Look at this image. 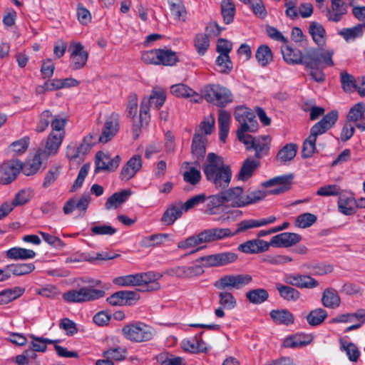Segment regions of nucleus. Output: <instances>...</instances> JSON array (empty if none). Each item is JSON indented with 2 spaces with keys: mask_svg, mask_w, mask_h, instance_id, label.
Here are the masks:
<instances>
[{
  "mask_svg": "<svg viewBox=\"0 0 365 365\" xmlns=\"http://www.w3.org/2000/svg\"><path fill=\"white\" fill-rule=\"evenodd\" d=\"M291 180L292 178L288 176H278L263 182L262 187L273 188L267 192L260 190H254L245 195V207L262 200L267 195H279L287 191L290 188Z\"/></svg>",
  "mask_w": 365,
  "mask_h": 365,
  "instance_id": "f257e3e1",
  "label": "nucleus"
},
{
  "mask_svg": "<svg viewBox=\"0 0 365 365\" xmlns=\"http://www.w3.org/2000/svg\"><path fill=\"white\" fill-rule=\"evenodd\" d=\"M202 97L207 102L223 108L233 101L231 91L220 84H207L201 90Z\"/></svg>",
  "mask_w": 365,
  "mask_h": 365,
  "instance_id": "f03ea898",
  "label": "nucleus"
},
{
  "mask_svg": "<svg viewBox=\"0 0 365 365\" xmlns=\"http://www.w3.org/2000/svg\"><path fill=\"white\" fill-rule=\"evenodd\" d=\"M123 336L128 341L142 343L150 341L155 335V329L143 322H135L125 325L122 329Z\"/></svg>",
  "mask_w": 365,
  "mask_h": 365,
  "instance_id": "7ed1b4c3",
  "label": "nucleus"
},
{
  "mask_svg": "<svg viewBox=\"0 0 365 365\" xmlns=\"http://www.w3.org/2000/svg\"><path fill=\"white\" fill-rule=\"evenodd\" d=\"M141 59L148 64L167 66H173L178 61L176 53L168 48L145 51L141 53Z\"/></svg>",
  "mask_w": 365,
  "mask_h": 365,
  "instance_id": "20e7f679",
  "label": "nucleus"
},
{
  "mask_svg": "<svg viewBox=\"0 0 365 365\" xmlns=\"http://www.w3.org/2000/svg\"><path fill=\"white\" fill-rule=\"evenodd\" d=\"M335 53L334 48H312L306 51L305 67L313 65H322L323 67H334L335 63L333 56Z\"/></svg>",
  "mask_w": 365,
  "mask_h": 365,
  "instance_id": "39448f33",
  "label": "nucleus"
},
{
  "mask_svg": "<svg viewBox=\"0 0 365 365\" xmlns=\"http://www.w3.org/2000/svg\"><path fill=\"white\" fill-rule=\"evenodd\" d=\"M235 118L240 124L237 131V138L245 135L246 132L254 133L258 129L255 113L247 107L238 106L235 111Z\"/></svg>",
  "mask_w": 365,
  "mask_h": 365,
  "instance_id": "423d86ee",
  "label": "nucleus"
},
{
  "mask_svg": "<svg viewBox=\"0 0 365 365\" xmlns=\"http://www.w3.org/2000/svg\"><path fill=\"white\" fill-rule=\"evenodd\" d=\"M104 295L103 290L84 287L63 293V299L68 303H82L102 298Z\"/></svg>",
  "mask_w": 365,
  "mask_h": 365,
  "instance_id": "0eeeda50",
  "label": "nucleus"
},
{
  "mask_svg": "<svg viewBox=\"0 0 365 365\" xmlns=\"http://www.w3.org/2000/svg\"><path fill=\"white\" fill-rule=\"evenodd\" d=\"M239 140L246 146L247 150H254L255 151V158L260 159L265 156L269 149L271 138L269 135H261L253 137L245 134L238 138Z\"/></svg>",
  "mask_w": 365,
  "mask_h": 365,
  "instance_id": "6e6552de",
  "label": "nucleus"
},
{
  "mask_svg": "<svg viewBox=\"0 0 365 365\" xmlns=\"http://www.w3.org/2000/svg\"><path fill=\"white\" fill-rule=\"evenodd\" d=\"M252 281V277L247 274H226L219 278L214 283L215 287L222 291L226 289H240L248 285Z\"/></svg>",
  "mask_w": 365,
  "mask_h": 365,
  "instance_id": "1a4fd4ad",
  "label": "nucleus"
},
{
  "mask_svg": "<svg viewBox=\"0 0 365 365\" xmlns=\"http://www.w3.org/2000/svg\"><path fill=\"white\" fill-rule=\"evenodd\" d=\"M21 168V161L17 159H11L1 163L0 164V184L9 185L15 180Z\"/></svg>",
  "mask_w": 365,
  "mask_h": 365,
  "instance_id": "9d476101",
  "label": "nucleus"
},
{
  "mask_svg": "<svg viewBox=\"0 0 365 365\" xmlns=\"http://www.w3.org/2000/svg\"><path fill=\"white\" fill-rule=\"evenodd\" d=\"M119 128V115L116 113H110L105 119L101 128V134L98 138V141L102 143H108L118 133Z\"/></svg>",
  "mask_w": 365,
  "mask_h": 365,
  "instance_id": "9b49d317",
  "label": "nucleus"
},
{
  "mask_svg": "<svg viewBox=\"0 0 365 365\" xmlns=\"http://www.w3.org/2000/svg\"><path fill=\"white\" fill-rule=\"evenodd\" d=\"M283 281L287 284L300 289H314L319 286V282L307 274L289 273L285 274Z\"/></svg>",
  "mask_w": 365,
  "mask_h": 365,
  "instance_id": "f8f14e48",
  "label": "nucleus"
},
{
  "mask_svg": "<svg viewBox=\"0 0 365 365\" xmlns=\"http://www.w3.org/2000/svg\"><path fill=\"white\" fill-rule=\"evenodd\" d=\"M166 99L165 91L162 88H154L150 96L149 99L143 98L140 105V118L143 115H148L149 112V106L159 109L164 104Z\"/></svg>",
  "mask_w": 365,
  "mask_h": 365,
  "instance_id": "ddd939ff",
  "label": "nucleus"
},
{
  "mask_svg": "<svg viewBox=\"0 0 365 365\" xmlns=\"http://www.w3.org/2000/svg\"><path fill=\"white\" fill-rule=\"evenodd\" d=\"M71 53V66L73 70L83 68L88 61V53L80 42L72 41L68 48Z\"/></svg>",
  "mask_w": 365,
  "mask_h": 365,
  "instance_id": "4468645a",
  "label": "nucleus"
},
{
  "mask_svg": "<svg viewBox=\"0 0 365 365\" xmlns=\"http://www.w3.org/2000/svg\"><path fill=\"white\" fill-rule=\"evenodd\" d=\"M91 202L89 194H83L80 197H71L68 199L63 207V211L65 215H70L73 211L78 210L80 214L84 215L88 207Z\"/></svg>",
  "mask_w": 365,
  "mask_h": 365,
  "instance_id": "2eb2a0df",
  "label": "nucleus"
},
{
  "mask_svg": "<svg viewBox=\"0 0 365 365\" xmlns=\"http://www.w3.org/2000/svg\"><path fill=\"white\" fill-rule=\"evenodd\" d=\"M120 158L118 155L111 158L109 155L102 152H98L96 157L95 172L98 173L101 170L113 171L119 165Z\"/></svg>",
  "mask_w": 365,
  "mask_h": 365,
  "instance_id": "dca6fc26",
  "label": "nucleus"
},
{
  "mask_svg": "<svg viewBox=\"0 0 365 365\" xmlns=\"http://www.w3.org/2000/svg\"><path fill=\"white\" fill-rule=\"evenodd\" d=\"M269 247V242L256 238L240 244L237 250L245 254H259L267 251Z\"/></svg>",
  "mask_w": 365,
  "mask_h": 365,
  "instance_id": "f3484780",
  "label": "nucleus"
},
{
  "mask_svg": "<svg viewBox=\"0 0 365 365\" xmlns=\"http://www.w3.org/2000/svg\"><path fill=\"white\" fill-rule=\"evenodd\" d=\"M201 232L204 243L213 242L235 236L229 228L214 227Z\"/></svg>",
  "mask_w": 365,
  "mask_h": 365,
  "instance_id": "a211bd4d",
  "label": "nucleus"
},
{
  "mask_svg": "<svg viewBox=\"0 0 365 365\" xmlns=\"http://www.w3.org/2000/svg\"><path fill=\"white\" fill-rule=\"evenodd\" d=\"M301 240V236L297 233L283 232L272 237L269 243L270 247H289L300 242Z\"/></svg>",
  "mask_w": 365,
  "mask_h": 365,
  "instance_id": "6ab92c4d",
  "label": "nucleus"
},
{
  "mask_svg": "<svg viewBox=\"0 0 365 365\" xmlns=\"http://www.w3.org/2000/svg\"><path fill=\"white\" fill-rule=\"evenodd\" d=\"M228 165L225 164L223 158L214 153H208L206 160L202 166L203 172L206 178L207 177L212 178L213 173L225 168Z\"/></svg>",
  "mask_w": 365,
  "mask_h": 365,
  "instance_id": "aec40b11",
  "label": "nucleus"
},
{
  "mask_svg": "<svg viewBox=\"0 0 365 365\" xmlns=\"http://www.w3.org/2000/svg\"><path fill=\"white\" fill-rule=\"evenodd\" d=\"M142 168V158L139 155H135L130 158L126 164L123 167L120 178L122 180H129L133 178L135 174Z\"/></svg>",
  "mask_w": 365,
  "mask_h": 365,
  "instance_id": "412c9836",
  "label": "nucleus"
},
{
  "mask_svg": "<svg viewBox=\"0 0 365 365\" xmlns=\"http://www.w3.org/2000/svg\"><path fill=\"white\" fill-rule=\"evenodd\" d=\"M225 204L233 207H245V194L240 187L230 188L222 191Z\"/></svg>",
  "mask_w": 365,
  "mask_h": 365,
  "instance_id": "4be33fe9",
  "label": "nucleus"
},
{
  "mask_svg": "<svg viewBox=\"0 0 365 365\" xmlns=\"http://www.w3.org/2000/svg\"><path fill=\"white\" fill-rule=\"evenodd\" d=\"M138 285L141 286L146 284L148 290H158L160 288V284L158 282L163 274L159 272L149 271L146 272L137 273Z\"/></svg>",
  "mask_w": 365,
  "mask_h": 365,
  "instance_id": "5701e85b",
  "label": "nucleus"
},
{
  "mask_svg": "<svg viewBox=\"0 0 365 365\" xmlns=\"http://www.w3.org/2000/svg\"><path fill=\"white\" fill-rule=\"evenodd\" d=\"M281 52L283 59L288 64H302L305 66L306 53L302 54L300 50L293 48L288 45L282 46L281 47Z\"/></svg>",
  "mask_w": 365,
  "mask_h": 365,
  "instance_id": "b1692460",
  "label": "nucleus"
},
{
  "mask_svg": "<svg viewBox=\"0 0 365 365\" xmlns=\"http://www.w3.org/2000/svg\"><path fill=\"white\" fill-rule=\"evenodd\" d=\"M365 103L360 102L352 106L346 116L348 122L356 123V126L361 130H365Z\"/></svg>",
  "mask_w": 365,
  "mask_h": 365,
  "instance_id": "393cba45",
  "label": "nucleus"
},
{
  "mask_svg": "<svg viewBox=\"0 0 365 365\" xmlns=\"http://www.w3.org/2000/svg\"><path fill=\"white\" fill-rule=\"evenodd\" d=\"M338 210L344 215H351L356 212V200L350 192L340 193L337 202Z\"/></svg>",
  "mask_w": 365,
  "mask_h": 365,
  "instance_id": "a878e982",
  "label": "nucleus"
},
{
  "mask_svg": "<svg viewBox=\"0 0 365 365\" xmlns=\"http://www.w3.org/2000/svg\"><path fill=\"white\" fill-rule=\"evenodd\" d=\"M232 178V170L230 165L221 168L213 173V177H207V180L212 182L217 188L228 187Z\"/></svg>",
  "mask_w": 365,
  "mask_h": 365,
  "instance_id": "bb28decb",
  "label": "nucleus"
},
{
  "mask_svg": "<svg viewBox=\"0 0 365 365\" xmlns=\"http://www.w3.org/2000/svg\"><path fill=\"white\" fill-rule=\"evenodd\" d=\"M64 135L62 134L56 133V132H51L48 135L45 149H39L38 151L44 152V158H48L51 155H54L57 153L63 140Z\"/></svg>",
  "mask_w": 365,
  "mask_h": 365,
  "instance_id": "cd10ccee",
  "label": "nucleus"
},
{
  "mask_svg": "<svg viewBox=\"0 0 365 365\" xmlns=\"http://www.w3.org/2000/svg\"><path fill=\"white\" fill-rule=\"evenodd\" d=\"M338 118V112L332 110L325 115L323 118L315 123L311 128V131L317 135L324 133L327 130L330 129L336 123Z\"/></svg>",
  "mask_w": 365,
  "mask_h": 365,
  "instance_id": "c85d7f7f",
  "label": "nucleus"
},
{
  "mask_svg": "<svg viewBox=\"0 0 365 365\" xmlns=\"http://www.w3.org/2000/svg\"><path fill=\"white\" fill-rule=\"evenodd\" d=\"M172 237V235L169 233H158L144 236L140 241V245L143 248L160 247L165 242L173 240Z\"/></svg>",
  "mask_w": 365,
  "mask_h": 365,
  "instance_id": "c756f323",
  "label": "nucleus"
},
{
  "mask_svg": "<svg viewBox=\"0 0 365 365\" xmlns=\"http://www.w3.org/2000/svg\"><path fill=\"white\" fill-rule=\"evenodd\" d=\"M44 152L37 151L33 158L24 164L21 162V171L25 175L29 176L34 175L41 168L42 160H44Z\"/></svg>",
  "mask_w": 365,
  "mask_h": 365,
  "instance_id": "7c9ffc66",
  "label": "nucleus"
},
{
  "mask_svg": "<svg viewBox=\"0 0 365 365\" xmlns=\"http://www.w3.org/2000/svg\"><path fill=\"white\" fill-rule=\"evenodd\" d=\"M170 92L176 97L192 98V101L198 103L201 100V96L192 88L183 83L173 85L170 87Z\"/></svg>",
  "mask_w": 365,
  "mask_h": 365,
  "instance_id": "2f4dec72",
  "label": "nucleus"
},
{
  "mask_svg": "<svg viewBox=\"0 0 365 365\" xmlns=\"http://www.w3.org/2000/svg\"><path fill=\"white\" fill-rule=\"evenodd\" d=\"M309 33L318 46H324L327 42V33L324 26L316 21L310 23Z\"/></svg>",
  "mask_w": 365,
  "mask_h": 365,
  "instance_id": "473e14b6",
  "label": "nucleus"
},
{
  "mask_svg": "<svg viewBox=\"0 0 365 365\" xmlns=\"http://www.w3.org/2000/svg\"><path fill=\"white\" fill-rule=\"evenodd\" d=\"M269 316L274 323L289 326L294 322V317L292 312L286 309H272Z\"/></svg>",
  "mask_w": 365,
  "mask_h": 365,
  "instance_id": "72a5a7b5",
  "label": "nucleus"
},
{
  "mask_svg": "<svg viewBox=\"0 0 365 365\" xmlns=\"http://www.w3.org/2000/svg\"><path fill=\"white\" fill-rule=\"evenodd\" d=\"M207 137L199 132H195L192 141V153L197 158H202L206 152Z\"/></svg>",
  "mask_w": 365,
  "mask_h": 365,
  "instance_id": "f704fd0d",
  "label": "nucleus"
},
{
  "mask_svg": "<svg viewBox=\"0 0 365 365\" xmlns=\"http://www.w3.org/2000/svg\"><path fill=\"white\" fill-rule=\"evenodd\" d=\"M5 255L6 258L9 259L26 260L34 259L36 257V253L32 250L14 247L6 250Z\"/></svg>",
  "mask_w": 365,
  "mask_h": 365,
  "instance_id": "c9c22d12",
  "label": "nucleus"
},
{
  "mask_svg": "<svg viewBox=\"0 0 365 365\" xmlns=\"http://www.w3.org/2000/svg\"><path fill=\"white\" fill-rule=\"evenodd\" d=\"M331 9L327 11V18L334 22L339 21L347 12L346 6L343 0H331Z\"/></svg>",
  "mask_w": 365,
  "mask_h": 365,
  "instance_id": "e433bc0d",
  "label": "nucleus"
},
{
  "mask_svg": "<svg viewBox=\"0 0 365 365\" xmlns=\"http://www.w3.org/2000/svg\"><path fill=\"white\" fill-rule=\"evenodd\" d=\"M322 304L324 307L336 309L341 304V298L337 291L333 288H327L322 295Z\"/></svg>",
  "mask_w": 365,
  "mask_h": 365,
  "instance_id": "4c0bfd02",
  "label": "nucleus"
},
{
  "mask_svg": "<svg viewBox=\"0 0 365 365\" xmlns=\"http://www.w3.org/2000/svg\"><path fill=\"white\" fill-rule=\"evenodd\" d=\"M169 9L174 19L180 22H185L187 12L182 0H168Z\"/></svg>",
  "mask_w": 365,
  "mask_h": 365,
  "instance_id": "58836bf2",
  "label": "nucleus"
},
{
  "mask_svg": "<svg viewBox=\"0 0 365 365\" xmlns=\"http://www.w3.org/2000/svg\"><path fill=\"white\" fill-rule=\"evenodd\" d=\"M259 166V162L252 158H247L242 163V165L237 175V180L245 182L249 180L254 174Z\"/></svg>",
  "mask_w": 365,
  "mask_h": 365,
  "instance_id": "ea45409f",
  "label": "nucleus"
},
{
  "mask_svg": "<svg viewBox=\"0 0 365 365\" xmlns=\"http://www.w3.org/2000/svg\"><path fill=\"white\" fill-rule=\"evenodd\" d=\"M131 193L130 190H123L113 193L106 202V209L113 210L118 208L128 199Z\"/></svg>",
  "mask_w": 365,
  "mask_h": 365,
  "instance_id": "a19ab883",
  "label": "nucleus"
},
{
  "mask_svg": "<svg viewBox=\"0 0 365 365\" xmlns=\"http://www.w3.org/2000/svg\"><path fill=\"white\" fill-rule=\"evenodd\" d=\"M231 115L230 113L221 110L218 114L219 136L220 140L225 142L230 131Z\"/></svg>",
  "mask_w": 365,
  "mask_h": 365,
  "instance_id": "79ce46f5",
  "label": "nucleus"
},
{
  "mask_svg": "<svg viewBox=\"0 0 365 365\" xmlns=\"http://www.w3.org/2000/svg\"><path fill=\"white\" fill-rule=\"evenodd\" d=\"M340 350L345 352L349 360L351 362H357L361 352L357 346L353 342H349L344 338L339 339Z\"/></svg>",
  "mask_w": 365,
  "mask_h": 365,
  "instance_id": "37998d69",
  "label": "nucleus"
},
{
  "mask_svg": "<svg viewBox=\"0 0 365 365\" xmlns=\"http://www.w3.org/2000/svg\"><path fill=\"white\" fill-rule=\"evenodd\" d=\"M275 287L278 291L279 296L286 301L296 302L301 297L299 291L294 288L293 286L277 283Z\"/></svg>",
  "mask_w": 365,
  "mask_h": 365,
  "instance_id": "c03bdc74",
  "label": "nucleus"
},
{
  "mask_svg": "<svg viewBox=\"0 0 365 365\" xmlns=\"http://www.w3.org/2000/svg\"><path fill=\"white\" fill-rule=\"evenodd\" d=\"M25 292V288L14 287L5 289L0 292V305L7 304L21 297Z\"/></svg>",
  "mask_w": 365,
  "mask_h": 365,
  "instance_id": "a18cd8bd",
  "label": "nucleus"
},
{
  "mask_svg": "<svg viewBox=\"0 0 365 365\" xmlns=\"http://www.w3.org/2000/svg\"><path fill=\"white\" fill-rule=\"evenodd\" d=\"M183 212L185 211L182 205H173L165 211L161 221L166 225H173L176 220L181 217Z\"/></svg>",
  "mask_w": 365,
  "mask_h": 365,
  "instance_id": "49530a36",
  "label": "nucleus"
},
{
  "mask_svg": "<svg viewBox=\"0 0 365 365\" xmlns=\"http://www.w3.org/2000/svg\"><path fill=\"white\" fill-rule=\"evenodd\" d=\"M365 30V24H358L351 28H345L339 31V35L341 36L345 41H352L357 38L361 37Z\"/></svg>",
  "mask_w": 365,
  "mask_h": 365,
  "instance_id": "de8ad7c7",
  "label": "nucleus"
},
{
  "mask_svg": "<svg viewBox=\"0 0 365 365\" xmlns=\"http://www.w3.org/2000/svg\"><path fill=\"white\" fill-rule=\"evenodd\" d=\"M312 338L303 334H295L287 337L284 340V346L287 348H299L308 345Z\"/></svg>",
  "mask_w": 365,
  "mask_h": 365,
  "instance_id": "09e8293b",
  "label": "nucleus"
},
{
  "mask_svg": "<svg viewBox=\"0 0 365 365\" xmlns=\"http://www.w3.org/2000/svg\"><path fill=\"white\" fill-rule=\"evenodd\" d=\"M255 58L259 66L265 67L273 61V54L270 48L263 44L257 49Z\"/></svg>",
  "mask_w": 365,
  "mask_h": 365,
  "instance_id": "8fccbe9b",
  "label": "nucleus"
},
{
  "mask_svg": "<svg viewBox=\"0 0 365 365\" xmlns=\"http://www.w3.org/2000/svg\"><path fill=\"white\" fill-rule=\"evenodd\" d=\"M245 297L251 304H261L268 299L269 293L265 289L257 288L247 292Z\"/></svg>",
  "mask_w": 365,
  "mask_h": 365,
  "instance_id": "3c124183",
  "label": "nucleus"
},
{
  "mask_svg": "<svg viewBox=\"0 0 365 365\" xmlns=\"http://www.w3.org/2000/svg\"><path fill=\"white\" fill-rule=\"evenodd\" d=\"M208 202L205 209V213L207 215H215L218 212L222 205L225 204L222 192L208 197Z\"/></svg>",
  "mask_w": 365,
  "mask_h": 365,
  "instance_id": "603ef678",
  "label": "nucleus"
},
{
  "mask_svg": "<svg viewBox=\"0 0 365 365\" xmlns=\"http://www.w3.org/2000/svg\"><path fill=\"white\" fill-rule=\"evenodd\" d=\"M6 267L10 272V277L11 274L15 276L26 275L35 269V265L33 263L12 264L6 265Z\"/></svg>",
  "mask_w": 365,
  "mask_h": 365,
  "instance_id": "864d4df0",
  "label": "nucleus"
},
{
  "mask_svg": "<svg viewBox=\"0 0 365 365\" xmlns=\"http://www.w3.org/2000/svg\"><path fill=\"white\" fill-rule=\"evenodd\" d=\"M156 361L160 365H186V362L182 357L174 356L168 352L158 354Z\"/></svg>",
  "mask_w": 365,
  "mask_h": 365,
  "instance_id": "5fc2aeb1",
  "label": "nucleus"
},
{
  "mask_svg": "<svg viewBox=\"0 0 365 365\" xmlns=\"http://www.w3.org/2000/svg\"><path fill=\"white\" fill-rule=\"evenodd\" d=\"M218 303L220 306L225 309H234L237 305V299L234 295L229 291H221L218 294Z\"/></svg>",
  "mask_w": 365,
  "mask_h": 365,
  "instance_id": "6e6d98bb",
  "label": "nucleus"
},
{
  "mask_svg": "<svg viewBox=\"0 0 365 365\" xmlns=\"http://www.w3.org/2000/svg\"><path fill=\"white\" fill-rule=\"evenodd\" d=\"M30 144V138L28 136H24L16 141H14L9 146V150L14 155H21L24 153Z\"/></svg>",
  "mask_w": 365,
  "mask_h": 365,
  "instance_id": "4d7b16f0",
  "label": "nucleus"
},
{
  "mask_svg": "<svg viewBox=\"0 0 365 365\" xmlns=\"http://www.w3.org/2000/svg\"><path fill=\"white\" fill-rule=\"evenodd\" d=\"M327 312L322 308H317L312 310L307 316L308 324L315 327L322 324L327 317Z\"/></svg>",
  "mask_w": 365,
  "mask_h": 365,
  "instance_id": "13d9d810",
  "label": "nucleus"
},
{
  "mask_svg": "<svg viewBox=\"0 0 365 365\" xmlns=\"http://www.w3.org/2000/svg\"><path fill=\"white\" fill-rule=\"evenodd\" d=\"M194 46L199 55H205L210 46L208 35L203 33L196 34L194 38Z\"/></svg>",
  "mask_w": 365,
  "mask_h": 365,
  "instance_id": "bf43d9fd",
  "label": "nucleus"
},
{
  "mask_svg": "<svg viewBox=\"0 0 365 365\" xmlns=\"http://www.w3.org/2000/svg\"><path fill=\"white\" fill-rule=\"evenodd\" d=\"M297 147L290 143L284 145L277 153V158L282 163L292 160L297 154Z\"/></svg>",
  "mask_w": 365,
  "mask_h": 365,
  "instance_id": "052dcab7",
  "label": "nucleus"
},
{
  "mask_svg": "<svg viewBox=\"0 0 365 365\" xmlns=\"http://www.w3.org/2000/svg\"><path fill=\"white\" fill-rule=\"evenodd\" d=\"M53 115L50 110H45L42 111L38 115V120L35 128L37 133L44 132L48 128Z\"/></svg>",
  "mask_w": 365,
  "mask_h": 365,
  "instance_id": "680f3d73",
  "label": "nucleus"
},
{
  "mask_svg": "<svg viewBox=\"0 0 365 365\" xmlns=\"http://www.w3.org/2000/svg\"><path fill=\"white\" fill-rule=\"evenodd\" d=\"M318 135L310 130L309 136L303 143L302 155L304 158H310L316 149V140Z\"/></svg>",
  "mask_w": 365,
  "mask_h": 365,
  "instance_id": "e2e57ef3",
  "label": "nucleus"
},
{
  "mask_svg": "<svg viewBox=\"0 0 365 365\" xmlns=\"http://www.w3.org/2000/svg\"><path fill=\"white\" fill-rule=\"evenodd\" d=\"M128 351L126 349L118 346L112 347L103 351V355L105 358L110 360L123 361L127 356Z\"/></svg>",
  "mask_w": 365,
  "mask_h": 365,
  "instance_id": "0e129e2a",
  "label": "nucleus"
},
{
  "mask_svg": "<svg viewBox=\"0 0 365 365\" xmlns=\"http://www.w3.org/2000/svg\"><path fill=\"white\" fill-rule=\"evenodd\" d=\"M340 80L341 87L345 92L353 93L356 91L357 80L352 75L349 74L346 71L341 72Z\"/></svg>",
  "mask_w": 365,
  "mask_h": 365,
  "instance_id": "69168bd1",
  "label": "nucleus"
},
{
  "mask_svg": "<svg viewBox=\"0 0 365 365\" xmlns=\"http://www.w3.org/2000/svg\"><path fill=\"white\" fill-rule=\"evenodd\" d=\"M221 11L224 21L227 24L231 23L235 13V4L230 0H224L221 4Z\"/></svg>",
  "mask_w": 365,
  "mask_h": 365,
  "instance_id": "338daca9",
  "label": "nucleus"
},
{
  "mask_svg": "<svg viewBox=\"0 0 365 365\" xmlns=\"http://www.w3.org/2000/svg\"><path fill=\"white\" fill-rule=\"evenodd\" d=\"M204 243L201 232L197 235L190 236L186 238L185 240L180 241L178 244V247L180 250H188L194 248L196 246Z\"/></svg>",
  "mask_w": 365,
  "mask_h": 365,
  "instance_id": "774afa93",
  "label": "nucleus"
}]
</instances>
